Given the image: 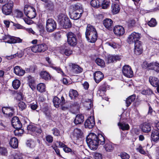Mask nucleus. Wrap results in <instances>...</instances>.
Segmentation results:
<instances>
[{
  "label": "nucleus",
  "mask_w": 159,
  "mask_h": 159,
  "mask_svg": "<svg viewBox=\"0 0 159 159\" xmlns=\"http://www.w3.org/2000/svg\"><path fill=\"white\" fill-rule=\"evenodd\" d=\"M53 103L54 106L56 107H58L61 103V100L57 97H55L53 99Z\"/></svg>",
  "instance_id": "ea45409f"
},
{
  "label": "nucleus",
  "mask_w": 159,
  "mask_h": 159,
  "mask_svg": "<svg viewBox=\"0 0 159 159\" xmlns=\"http://www.w3.org/2000/svg\"><path fill=\"white\" fill-rule=\"evenodd\" d=\"M15 13L16 16L18 18H21L23 15V12L18 10L15 11Z\"/></svg>",
  "instance_id": "603ef678"
},
{
  "label": "nucleus",
  "mask_w": 159,
  "mask_h": 159,
  "mask_svg": "<svg viewBox=\"0 0 159 159\" xmlns=\"http://www.w3.org/2000/svg\"><path fill=\"white\" fill-rule=\"evenodd\" d=\"M59 23L61 26L66 28H70L72 26L71 23L66 15L63 17L62 21L60 22Z\"/></svg>",
  "instance_id": "f8f14e48"
},
{
  "label": "nucleus",
  "mask_w": 159,
  "mask_h": 159,
  "mask_svg": "<svg viewBox=\"0 0 159 159\" xmlns=\"http://www.w3.org/2000/svg\"><path fill=\"white\" fill-rule=\"evenodd\" d=\"M61 109L63 111L69 110L71 107V104L69 103H66V104L61 105Z\"/></svg>",
  "instance_id": "37998d69"
},
{
  "label": "nucleus",
  "mask_w": 159,
  "mask_h": 159,
  "mask_svg": "<svg viewBox=\"0 0 159 159\" xmlns=\"http://www.w3.org/2000/svg\"><path fill=\"white\" fill-rule=\"evenodd\" d=\"M24 11L25 15L29 18L33 19L36 16L35 9L30 5H25L24 7Z\"/></svg>",
  "instance_id": "7ed1b4c3"
},
{
  "label": "nucleus",
  "mask_w": 159,
  "mask_h": 159,
  "mask_svg": "<svg viewBox=\"0 0 159 159\" xmlns=\"http://www.w3.org/2000/svg\"><path fill=\"white\" fill-rule=\"evenodd\" d=\"M67 42L68 44L72 46H75L77 43V40L75 35L72 32H69L66 34Z\"/></svg>",
  "instance_id": "0eeeda50"
},
{
  "label": "nucleus",
  "mask_w": 159,
  "mask_h": 159,
  "mask_svg": "<svg viewBox=\"0 0 159 159\" xmlns=\"http://www.w3.org/2000/svg\"><path fill=\"white\" fill-rule=\"evenodd\" d=\"M94 156L95 159H102V155L99 153H95Z\"/></svg>",
  "instance_id": "e2e57ef3"
},
{
  "label": "nucleus",
  "mask_w": 159,
  "mask_h": 159,
  "mask_svg": "<svg viewBox=\"0 0 159 159\" xmlns=\"http://www.w3.org/2000/svg\"><path fill=\"white\" fill-rule=\"evenodd\" d=\"M142 43L140 41L136 42L134 44V52L137 55H139L142 53Z\"/></svg>",
  "instance_id": "dca6fc26"
},
{
  "label": "nucleus",
  "mask_w": 159,
  "mask_h": 159,
  "mask_svg": "<svg viewBox=\"0 0 159 159\" xmlns=\"http://www.w3.org/2000/svg\"><path fill=\"white\" fill-rule=\"evenodd\" d=\"M96 2V3L97 4V7H98L101 6L102 3H104L105 0H95Z\"/></svg>",
  "instance_id": "69168bd1"
},
{
  "label": "nucleus",
  "mask_w": 159,
  "mask_h": 159,
  "mask_svg": "<svg viewBox=\"0 0 159 159\" xmlns=\"http://www.w3.org/2000/svg\"><path fill=\"white\" fill-rule=\"evenodd\" d=\"M149 81L152 86L157 87V89H159V81L157 78L150 76L149 77Z\"/></svg>",
  "instance_id": "aec40b11"
},
{
  "label": "nucleus",
  "mask_w": 159,
  "mask_h": 159,
  "mask_svg": "<svg viewBox=\"0 0 159 159\" xmlns=\"http://www.w3.org/2000/svg\"><path fill=\"white\" fill-rule=\"evenodd\" d=\"M71 107H75L77 109H78L80 107V103L77 102H74L71 105Z\"/></svg>",
  "instance_id": "774afa93"
},
{
  "label": "nucleus",
  "mask_w": 159,
  "mask_h": 159,
  "mask_svg": "<svg viewBox=\"0 0 159 159\" xmlns=\"http://www.w3.org/2000/svg\"><path fill=\"white\" fill-rule=\"evenodd\" d=\"M57 28V23L56 21L52 18L48 19L46 21V29L47 31L49 33L53 32Z\"/></svg>",
  "instance_id": "39448f33"
},
{
  "label": "nucleus",
  "mask_w": 159,
  "mask_h": 159,
  "mask_svg": "<svg viewBox=\"0 0 159 159\" xmlns=\"http://www.w3.org/2000/svg\"><path fill=\"white\" fill-rule=\"evenodd\" d=\"M11 124L12 126L17 130L20 129L22 126L21 123L17 116L13 117L11 120Z\"/></svg>",
  "instance_id": "9b49d317"
},
{
  "label": "nucleus",
  "mask_w": 159,
  "mask_h": 159,
  "mask_svg": "<svg viewBox=\"0 0 159 159\" xmlns=\"http://www.w3.org/2000/svg\"><path fill=\"white\" fill-rule=\"evenodd\" d=\"M64 53L66 56H69L72 53V51L69 49H66Z\"/></svg>",
  "instance_id": "338daca9"
},
{
  "label": "nucleus",
  "mask_w": 159,
  "mask_h": 159,
  "mask_svg": "<svg viewBox=\"0 0 159 159\" xmlns=\"http://www.w3.org/2000/svg\"><path fill=\"white\" fill-rule=\"evenodd\" d=\"M152 140L156 142L159 139V132L157 130H153L151 134Z\"/></svg>",
  "instance_id": "c756f323"
},
{
  "label": "nucleus",
  "mask_w": 159,
  "mask_h": 159,
  "mask_svg": "<svg viewBox=\"0 0 159 159\" xmlns=\"http://www.w3.org/2000/svg\"><path fill=\"white\" fill-rule=\"evenodd\" d=\"M46 139L49 143H52L53 141V137L50 135H47L46 137Z\"/></svg>",
  "instance_id": "13d9d810"
},
{
  "label": "nucleus",
  "mask_w": 159,
  "mask_h": 159,
  "mask_svg": "<svg viewBox=\"0 0 159 159\" xmlns=\"http://www.w3.org/2000/svg\"><path fill=\"white\" fill-rule=\"evenodd\" d=\"M121 58V56L118 55H109L108 56L107 59L108 63H111L114 61H119Z\"/></svg>",
  "instance_id": "6ab92c4d"
},
{
  "label": "nucleus",
  "mask_w": 159,
  "mask_h": 159,
  "mask_svg": "<svg viewBox=\"0 0 159 159\" xmlns=\"http://www.w3.org/2000/svg\"><path fill=\"white\" fill-rule=\"evenodd\" d=\"M79 11V12L81 13H83V10L82 6L79 4H77L75 5L73 7V11Z\"/></svg>",
  "instance_id": "e433bc0d"
},
{
  "label": "nucleus",
  "mask_w": 159,
  "mask_h": 159,
  "mask_svg": "<svg viewBox=\"0 0 159 159\" xmlns=\"http://www.w3.org/2000/svg\"><path fill=\"white\" fill-rule=\"evenodd\" d=\"M12 92L17 100L20 101L23 99V95L20 90H14Z\"/></svg>",
  "instance_id": "393cba45"
},
{
  "label": "nucleus",
  "mask_w": 159,
  "mask_h": 159,
  "mask_svg": "<svg viewBox=\"0 0 159 159\" xmlns=\"http://www.w3.org/2000/svg\"><path fill=\"white\" fill-rule=\"evenodd\" d=\"M84 106L87 108L88 110L91 108L93 106L92 101L90 99H86L83 102Z\"/></svg>",
  "instance_id": "72a5a7b5"
},
{
  "label": "nucleus",
  "mask_w": 159,
  "mask_h": 159,
  "mask_svg": "<svg viewBox=\"0 0 159 159\" xmlns=\"http://www.w3.org/2000/svg\"><path fill=\"white\" fill-rule=\"evenodd\" d=\"M37 89H45L46 86L44 84L40 83L37 85Z\"/></svg>",
  "instance_id": "3c124183"
},
{
  "label": "nucleus",
  "mask_w": 159,
  "mask_h": 159,
  "mask_svg": "<svg viewBox=\"0 0 159 159\" xmlns=\"http://www.w3.org/2000/svg\"><path fill=\"white\" fill-rule=\"evenodd\" d=\"M118 125L119 126L120 128L123 131L128 130L130 128L129 125L125 123H119Z\"/></svg>",
  "instance_id": "f704fd0d"
},
{
  "label": "nucleus",
  "mask_w": 159,
  "mask_h": 159,
  "mask_svg": "<svg viewBox=\"0 0 159 159\" xmlns=\"http://www.w3.org/2000/svg\"><path fill=\"white\" fill-rule=\"evenodd\" d=\"M82 14V13H77L74 11H73L70 15V17L72 19L76 20L81 17Z\"/></svg>",
  "instance_id": "2f4dec72"
},
{
  "label": "nucleus",
  "mask_w": 159,
  "mask_h": 159,
  "mask_svg": "<svg viewBox=\"0 0 159 159\" xmlns=\"http://www.w3.org/2000/svg\"><path fill=\"white\" fill-rule=\"evenodd\" d=\"M135 98V95H133L128 97L125 100L126 107H128L131 104L132 102L134 100Z\"/></svg>",
  "instance_id": "473e14b6"
},
{
  "label": "nucleus",
  "mask_w": 159,
  "mask_h": 159,
  "mask_svg": "<svg viewBox=\"0 0 159 159\" xmlns=\"http://www.w3.org/2000/svg\"><path fill=\"white\" fill-rule=\"evenodd\" d=\"M10 144L13 148H17L18 146V140L15 137L12 138L10 140Z\"/></svg>",
  "instance_id": "7c9ffc66"
},
{
  "label": "nucleus",
  "mask_w": 159,
  "mask_h": 159,
  "mask_svg": "<svg viewBox=\"0 0 159 159\" xmlns=\"http://www.w3.org/2000/svg\"><path fill=\"white\" fill-rule=\"evenodd\" d=\"M135 24V21L133 20H130L128 22V26L130 27L134 26Z\"/></svg>",
  "instance_id": "680f3d73"
},
{
  "label": "nucleus",
  "mask_w": 159,
  "mask_h": 159,
  "mask_svg": "<svg viewBox=\"0 0 159 159\" xmlns=\"http://www.w3.org/2000/svg\"><path fill=\"white\" fill-rule=\"evenodd\" d=\"M7 152V150L6 148L0 147V154L2 155H5Z\"/></svg>",
  "instance_id": "052dcab7"
},
{
  "label": "nucleus",
  "mask_w": 159,
  "mask_h": 159,
  "mask_svg": "<svg viewBox=\"0 0 159 159\" xmlns=\"http://www.w3.org/2000/svg\"><path fill=\"white\" fill-rule=\"evenodd\" d=\"M108 45L114 49L118 47V44L114 43H108Z\"/></svg>",
  "instance_id": "0e129e2a"
},
{
  "label": "nucleus",
  "mask_w": 159,
  "mask_h": 159,
  "mask_svg": "<svg viewBox=\"0 0 159 159\" xmlns=\"http://www.w3.org/2000/svg\"><path fill=\"white\" fill-rule=\"evenodd\" d=\"M14 72L16 75L19 76H22L25 73V71L19 66H16L14 68Z\"/></svg>",
  "instance_id": "a878e982"
},
{
  "label": "nucleus",
  "mask_w": 159,
  "mask_h": 159,
  "mask_svg": "<svg viewBox=\"0 0 159 159\" xmlns=\"http://www.w3.org/2000/svg\"><path fill=\"white\" fill-rule=\"evenodd\" d=\"M157 24V23L156 20L154 18H152L151 20L148 23V25L150 27L155 26Z\"/></svg>",
  "instance_id": "c03bdc74"
},
{
  "label": "nucleus",
  "mask_w": 159,
  "mask_h": 159,
  "mask_svg": "<svg viewBox=\"0 0 159 159\" xmlns=\"http://www.w3.org/2000/svg\"><path fill=\"white\" fill-rule=\"evenodd\" d=\"M45 2V6L47 9L51 11L53 10L54 9V5L53 3L51 1H47Z\"/></svg>",
  "instance_id": "c9c22d12"
},
{
  "label": "nucleus",
  "mask_w": 159,
  "mask_h": 159,
  "mask_svg": "<svg viewBox=\"0 0 159 159\" xmlns=\"http://www.w3.org/2000/svg\"><path fill=\"white\" fill-rule=\"evenodd\" d=\"M41 77L46 80H48L51 79V76L46 71H43L40 73Z\"/></svg>",
  "instance_id": "c85d7f7f"
},
{
  "label": "nucleus",
  "mask_w": 159,
  "mask_h": 159,
  "mask_svg": "<svg viewBox=\"0 0 159 159\" xmlns=\"http://www.w3.org/2000/svg\"><path fill=\"white\" fill-rule=\"evenodd\" d=\"M52 67L53 69L57 70L58 73H61L62 74V75L63 76H65V74L61 70V69L59 67H55L53 66H52Z\"/></svg>",
  "instance_id": "4d7b16f0"
},
{
  "label": "nucleus",
  "mask_w": 159,
  "mask_h": 159,
  "mask_svg": "<svg viewBox=\"0 0 159 159\" xmlns=\"http://www.w3.org/2000/svg\"><path fill=\"white\" fill-rule=\"evenodd\" d=\"M137 151L139 152L141 154H146V152L143 149L141 145L139 144L138 147L136 148Z\"/></svg>",
  "instance_id": "49530a36"
},
{
  "label": "nucleus",
  "mask_w": 159,
  "mask_h": 159,
  "mask_svg": "<svg viewBox=\"0 0 159 159\" xmlns=\"http://www.w3.org/2000/svg\"><path fill=\"white\" fill-rule=\"evenodd\" d=\"M14 109L12 107H3L2 109V111L3 113L9 116H13L14 112Z\"/></svg>",
  "instance_id": "f3484780"
},
{
  "label": "nucleus",
  "mask_w": 159,
  "mask_h": 159,
  "mask_svg": "<svg viewBox=\"0 0 159 159\" xmlns=\"http://www.w3.org/2000/svg\"><path fill=\"white\" fill-rule=\"evenodd\" d=\"M93 75L94 80L96 83H99L104 77L103 74L100 71L96 72Z\"/></svg>",
  "instance_id": "412c9836"
},
{
  "label": "nucleus",
  "mask_w": 159,
  "mask_h": 159,
  "mask_svg": "<svg viewBox=\"0 0 159 159\" xmlns=\"http://www.w3.org/2000/svg\"><path fill=\"white\" fill-rule=\"evenodd\" d=\"M27 146L31 148H33L35 146L34 142L32 140H28L26 142Z\"/></svg>",
  "instance_id": "8fccbe9b"
},
{
  "label": "nucleus",
  "mask_w": 159,
  "mask_h": 159,
  "mask_svg": "<svg viewBox=\"0 0 159 159\" xmlns=\"http://www.w3.org/2000/svg\"><path fill=\"white\" fill-rule=\"evenodd\" d=\"M111 11L114 14L119 12L120 10V7L118 3H113L111 6Z\"/></svg>",
  "instance_id": "cd10ccee"
},
{
  "label": "nucleus",
  "mask_w": 159,
  "mask_h": 159,
  "mask_svg": "<svg viewBox=\"0 0 159 159\" xmlns=\"http://www.w3.org/2000/svg\"><path fill=\"white\" fill-rule=\"evenodd\" d=\"M35 128V126L34 125H30L27 127V129L29 131L34 132V129Z\"/></svg>",
  "instance_id": "5fc2aeb1"
},
{
  "label": "nucleus",
  "mask_w": 159,
  "mask_h": 159,
  "mask_svg": "<svg viewBox=\"0 0 159 159\" xmlns=\"http://www.w3.org/2000/svg\"><path fill=\"white\" fill-rule=\"evenodd\" d=\"M84 120V116L81 114L76 115L74 120V123L75 125L81 124Z\"/></svg>",
  "instance_id": "bb28decb"
},
{
  "label": "nucleus",
  "mask_w": 159,
  "mask_h": 159,
  "mask_svg": "<svg viewBox=\"0 0 159 159\" xmlns=\"http://www.w3.org/2000/svg\"><path fill=\"white\" fill-rule=\"evenodd\" d=\"M48 49L47 45L45 43L35 45L31 47V50L34 52H45Z\"/></svg>",
  "instance_id": "423d86ee"
},
{
  "label": "nucleus",
  "mask_w": 159,
  "mask_h": 159,
  "mask_svg": "<svg viewBox=\"0 0 159 159\" xmlns=\"http://www.w3.org/2000/svg\"><path fill=\"white\" fill-rule=\"evenodd\" d=\"M140 38V34L139 33L134 32L131 33L128 37L127 41L129 44L135 43L136 42L139 41Z\"/></svg>",
  "instance_id": "1a4fd4ad"
},
{
  "label": "nucleus",
  "mask_w": 159,
  "mask_h": 159,
  "mask_svg": "<svg viewBox=\"0 0 159 159\" xmlns=\"http://www.w3.org/2000/svg\"><path fill=\"white\" fill-rule=\"evenodd\" d=\"M142 67L145 68H148L149 70H155L157 72H159V63L157 62H152L148 63L147 61L143 62Z\"/></svg>",
  "instance_id": "20e7f679"
},
{
  "label": "nucleus",
  "mask_w": 159,
  "mask_h": 159,
  "mask_svg": "<svg viewBox=\"0 0 159 159\" xmlns=\"http://www.w3.org/2000/svg\"><path fill=\"white\" fill-rule=\"evenodd\" d=\"M53 131V134L56 136H58L60 135L59 130L56 128H54L52 130Z\"/></svg>",
  "instance_id": "6e6d98bb"
},
{
  "label": "nucleus",
  "mask_w": 159,
  "mask_h": 159,
  "mask_svg": "<svg viewBox=\"0 0 159 159\" xmlns=\"http://www.w3.org/2000/svg\"><path fill=\"white\" fill-rule=\"evenodd\" d=\"M95 62L98 66L102 67H104L105 66V64L104 61L100 58H97L95 60Z\"/></svg>",
  "instance_id": "a19ab883"
},
{
  "label": "nucleus",
  "mask_w": 159,
  "mask_h": 159,
  "mask_svg": "<svg viewBox=\"0 0 159 159\" xmlns=\"http://www.w3.org/2000/svg\"><path fill=\"white\" fill-rule=\"evenodd\" d=\"M140 128L142 131L145 133H148L151 130V126L149 124L144 123L140 125Z\"/></svg>",
  "instance_id": "4be33fe9"
},
{
  "label": "nucleus",
  "mask_w": 159,
  "mask_h": 159,
  "mask_svg": "<svg viewBox=\"0 0 159 159\" xmlns=\"http://www.w3.org/2000/svg\"><path fill=\"white\" fill-rule=\"evenodd\" d=\"M103 24L104 26L109 30H111L113 26V21L110 19L107 18L104 19L103 21Z\"/></svg>",
  "instance_id": "5701e85b"
},
{
  "label": "nucleus",
  "mask_w": 159,
  "mask_h": 159,
  "mask_svg": "<svg viewBox=\"0 0 159 159\" xmlns=\"http://www.w3.org/2000/svg\"><path fill=\"white\" fill-rule=\"evenodd\" d=\"M20 84V81L18 80H14L12 83L13 88L16 89H17L19 88Z\"/></svg>",
  "instance_id": "4c0bfd02"
},
{
  "label": "nucleus",
  "mask_w": 159,
  "mask_h": 159,
  "mask_svg": "<svg viewBox=\"0 0 159 159\" xmlns=\"http://www.w3.org/2000/svg\"><path fill=\"white\" fill-rule=\"evenodd\" d=\"M120 157L122 159H129V156L125 152H121L120 154Z\"/></svg>",
  "instance_id": "09e8293b"
},
{
  "label": "nucleus",
  "mask_w": 159,
  "mask_h": 159,
  "mask_svg": "<svg viewBox=\"0 0 159 159\" xmlns=\"http://www.w3.org/2000/svg\"><path fill=\"white\" fill-rule=\"evenodd\" d=\"M13 156L14 159H23L21 154L18 152H16Z\"/></svg>",
  "instance_id": "de8ad7c7"
},
{
  "label": "nucleus",
  "mask_w": 159,
  "mask_h": 159,
  "mask_svg": "<svg viewBox=\"0 0 159 159\" xmlns=\"http://www.w3.org/2000/svg\"><path fill=\"white\" fill-rule=\"evenodd\" d=\"M18 106L20 108V109L22 111L23 110L25 109L26 107V105L23 102H20Z\"/></svg>",
  "instance_id": "a18cd8bd"
},
{
  "label": "nucleus",
  "mask_w": 159,
  "mask_h": 159,
  "mask_svg": "<svg viewBox=\"0 0 159 159\" xmlns=\"http://www.w3.org/2000/svg\"><path fill=\"white\" fill-rule=\"evenodd\" d=\"M7 38L9 39L7 40V42L10 43H21L22 41V40L19 38L11 36L10 35L7 36Z\"/></svg>",
  "instance_id": "a211bd4d"
},
{
  "label": "nucleus",
  "mask_w": 159,
  "mask_h": 159,
  "mask_svg": "<svg viewBox=\"0 0 159 159\" xmlns=\"http://www.w3.org/2000/svg\"><path fill=\"white\" fill-rule=\"evenodd\" d=\"M69 95L71 98L72 99L78 95V92L76 90H70L69 92Z\"/></svg>",
  "instance_id": "79ce46f5"
},
{
  "label": "nucleus",
  "mask_w": 159,
  "mask_h": 159,
  "mask_svg": "<svg viewBox=\"0 0 159 159\" xmlns=\"http://www.w3.org/2000/svg\"><path fill=\"white\" fill-rule=\"evenodd\" d=\"M109 6V2H104V3H102V4L101 5L102 8L103 9H107Z\"/></svg>",
  "instance_id": "bf43d9fd"
},
{
  "label": "nucleus",
  "mask_w": 159,
  "mask_h": 159,
  "mask_svg": "<svg viewBox=\"0 0 159 159\" xmlns=\"http://www.w3.org/2000/svg\"><path fill=\"white\" fill-rule=\"evenodd\" d=\"M106 151L111 152L114 150V147L113 143L110 142H106L105 144L103 146Z\"/></svg>",
  "instance_id": "b1692460"
},
{
  "label": "nucleus",
  "mask_w": 159,
  "mask_h": 159,
  "mask_svg": "<svg viewBox=\"0 0 159 159\" xmlns=\"http://www.w3.org/2000/svg\"><path fill=\"white\" fill-rule=\"evenodd\" d=\"M86 142L88 146L91 150H96L99 144H104L105 140L103 136L101 134L98 136L93 133H91L86 138Z\"/></svg>",
  "instance_id": "f257e3e1"
},
{
  "label": "nucleus",
  "mask_w": 159,
  "mask_h": 159,
  "mask_svg": "<svg viewBox=\"0 0 159 159\" xmlns=\"http://www.w3.org/2000/svg\"><path fill=\"white\" fill-rule=\"evenodd\" d=\"M85 34L87 40L89 42L94 43L97 40L98 34L96 30L94 27L90 25H87Z\"/></svg>",
  "instance_id": "f03ea898"
},
{
  "label": "nucleus",
  "mask_w": 159,
  "mask_h": 159,
  "mask_svg": "<svg viewBox=\"0 0 159 159\" xmlns=\"http://www.w3.org/2000/svg\"><path fill=\"white\" fill-rule=\"evenodd\" d=\"M122 71L123 75L128 78H131L133 76V72L131 67L129 65L124 66Z\"/></svg>",
  "instance_id": "9d476101"
},
{
  "label": "nucleus",
  "mask_w": 159,
  "mask_h": 159,
  "mask_svg": "<svg viewBox=\"0 0 159 159\" xmlns=\"http://www.w3.org/2000/svg\"><path fill=\"white\" fill-rule=\"evenodd\" d=\"M95 124L94 118L91 116L89 117L85 121L84 126L85 128L92 129Z\"/></svg>",
  "instance_id": "ddd939ff"
},
{
  "label": "nucleus",
  "mask_w": 159,
  "mask_h": 159,
  "mask_svg": "<svg viewBox=\"0 0 159 159\" xmlns=\"http://www.w3.org/2000/svg\"><path fill=\"white\" fill-rule=\"evenodd\" d=\"M13 6V3L12 1H9L2 7V11L3 14L8 15L11 14Z\"/></svg>",
  "instance_id": "6e6552de"
},
{
  "label": "nucleus",
  "mask_w": 159,
  "mask_h": 159,
  "mask_svg": "<svg viewBox=\"0 0 159 159\" xmlns=\"http://www.w3.org/2000/svg\"><path fill=\"white\" fill-rule=\"evenodd\" d=\"M74 136L77 138H79L82 135V132L81 129H75L74 130Z\"/></svg>",
  "instance_id": "58836bf2"
},
{
  "label": "nucleus",
  "mask_w": 159,
  "mask_h": 159,
  "mask_svg": "<svg viewBox=\"0 0 159 159\" xmlns=\"http://www.w3.org/2000/svg\"><path fill=\"white\" fill-rule=\"evenodd\" d=\"M66 14L65 13H61L58 16V20L59 22L62 21V20L63 19Z\"/></svg>",
  "instance_id": "864d4df0"
},
{
  "label": "nucleus",
  "mask_w": 159,
  "mask_h": 159,
  "mask_svg": "<svg viewBox=\"0 0 159 159\" xmlns=\"http://www.w3.org/2000/svg\"><path fill=\"white\" fill-rule=\"evenodd\" d=\"M69 66L72 71L75 74H78L82 71V69L78 65L75 64L70 63Z\"/></svg>",
  "instance_id": "4468645a"
},
{
  "label": "nucleus",
  "mask_w": 159,
  "mask_h": 159,
  "mask_svg": "<svg viewBox=\"0 0 159 159\" xmlns=\"http://www.w3.org/2000/svg\"><path fill=\"white\" fill-rule=\"evenodd\" d=\"M113 31L115 34L120 36L123 35L125 32L124 28L121 25L115 26L113 29Z\"/></svg>",
  "instance_id": "2eb2a0df"
}]
</instances>
